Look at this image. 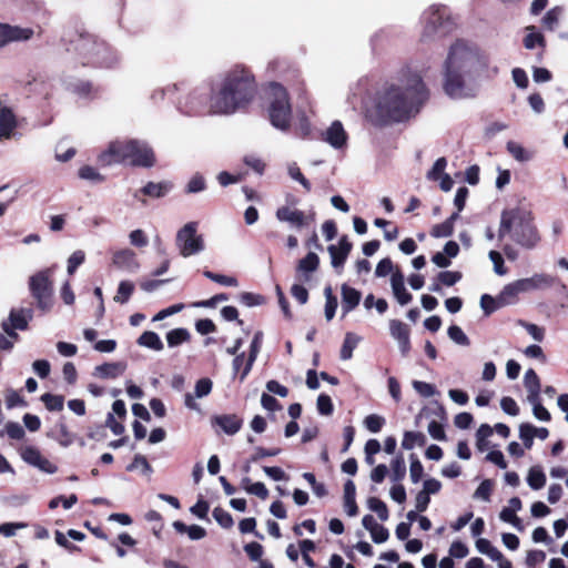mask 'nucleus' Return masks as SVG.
<instances>
[{"label": "nucleus", "mask_w": 568, "mask_h": 568, "mask_svg": "<svg viewBox=\"0 0 568 568\" xmlns=\"http://www.w3.org/2000/svg\"><path fill=\"white\" fill-rule=\"evenodd\" d=\"M427 98L419 73L406 67L399 71L397 83L376 93L373 103L366 108V116L374 125L400 122L417 112Z\"/></svg>", "instance_id": "obj_1"}, {"label": "nucleus", "mask_w": 568, "mask_h": 568, "mask_svg": "<svg viewBox=\"0 0 568 568\" xmlns=\"http://www.w3.org/2000/svg\"><path fill=\"white\" fill-rule=\"evenodd\" d=\"M489 55L477 44L455 41L443 64V90L454 100L471 99L479 90V79L489 68Z\"/></svg>", "instance_id": "obj_2"}, {"label": "nucleus", "mask_w": 568, "mask_h": 568, "mask_svg": "<svg viewBox=\"0 0 568 568\" xmlns=\"http://www.w3.org/2000/svg\"><path fill=\"white\" fill-rule=\"evenodd\" d=\"M256 92L254 75L244 65H234L211 88L210 111L232 114L248 104Z\"/></svg>", "instance_id": "obj_3"}, {"label": "nucleus", "mask_w": 568, "mask_h": 568, "mask_svg": "<svg viewBox=\"0 0 568 568\" xmlns=\"http://www.w3.org/2000/svg\"><path fill=\"white\" fill-rule=\"evenodd\" d=\"M505 236H509L524 248L531 250L536 247L540 236L530 209L516 206L501 212L498 239L503 240Z\"/></svg>", "instance_id": "obj_4"}, {"label": "nucleus", "mask_w": 568, "mask_h": 568, "mask_svg": "<svg viewBox=\"0 0 568 568\" xmlns=\"http://www.w3.org/2000/svg\"><path fill=\"white\" fill-rule=\"evenodd\" d=\"M82 65L112 68L119 62L118 52L103 40L90 33H81L74 41Z\"/></svg>", "instance_id": "obj_5"}, {"label": "nucleus", "mask_w": 568, "mask_h": 568, "mask_svg": "<svg viewBox=\"0 0 568 568\" xmlns=\"http://www.w3.org/2000/svg\"><path fill=\"white\" fill-rule=\"evenodd\" d=\"M423 29L420 41L428 42L444 38L452 33L456 27V20L450 10L443 4H432L420 17Z\"/></svg>", "instance_id": "obj_6"}, {"label": "nucleus", "mask_w": 568, "mask_h": 568, "mask_svg": "<svg viewBox=\"0 0 568 568\" xmlns=\"http://www.w3.org/2000/svg\"><path fill=\"white\" fill-rule=\"evenodd\" d=\"M266 94L271 124L282 132H287L291 128L292 105L286 89L277 82H272L267 87Z\"/></svg>", "instance_id": "obj_7"}, {"label": "nucleus", "mask_w": 568, "mask_h": 568, "mask_svg": "<svg viewBox=\"0 0 568 568\" xmlns=\"http://www.w3.org/2000/svg\"><path fill=\"white\" fill-rule=\"evenodd\" d=\"M181 84V91L183 94L176 100L178 110L185 115H200L210 111V98L211 89L205 87H199L190 90H185L184 84Z\"/></svg>", "instance_id": "obj_8"}, {"label": "nucleus", "mask_w": 568, "mask_h": 568, "mask_svg": "<svg viewBox=\"0 0 568 568\" xmlns=\"http://www.w3.org/2000/svg\"><path fill=\"white\" fill-rule=\"evenodd\" d=\"M52 274L53 267H49L32 275L29 280L31 295L36 300L37 306L43 312L50 311L53 305Z\"/></svg>", "instance_id": "obj_9"}, {"label": "nucleus", "mask_w": 568, "mask_h": 568, "mask_svg": "<svg viewBox=\"0 0 568 568\" xmlns=\"http://www.w3.org/2000/svg\"><path fill=\"white\" fill-rule=\"evenodd\" d=\"M197 227L199 223L192 221L176 232L175 245L182 257L197 255L205 250L203 235L197 233Z\"/></svg>", "instance_id": "obj_10"}, {"label": "nucleus", "mask_w": 568, "mask_h": 568, "mask_svg": "<svg viewBox=\"0 0 568 568\" xmlns=\"http://www.w3.org/2000/svg\"><path fill=\"white\" fill-rule=\"evenodd\" d=\"M138 148V140H115L110 142L106 150L98 155V162L103 166L130 161L133 151Z\"/></svg>", "instance_id": "obj_11"}, {"label": "nucleus", "mask_w": 568, "mask_h": 568, "mask_svg": "<svg viewBox=\"0 0 568 568\" xmlns=\"http://www.w3.org/2000/svg\"><path fill=\"white\" fill-rule=\"evenodd\" d=\"M275 216L280 222H285L291 225V227L301 230L315 220V213L311 212L310 214H305L303 211L297 209H292L290 206H281L276 210Z\"/></svg>", "instance_id": "obj_12"}, {"label": "nucleus", "mask_w": 568, "mask_h": 568, "mask_svg": "<svg viewBox=\"0 0 568 568\" xmlns=\"http://www.w3.org/2000/svg\"><path fill=\"white\" fill-rule=\"evenodd\" d=\"M21 458L23 459V462H26L32 467L38 468L42 473L54 474L58 470V467L47 457H44L41 454V452L34 446H26L24 448H22Z\"/></svg>", "instance_id": "obj_13"}, {"label": "nucleus", "mask_w": 568, "mask_h": 568, "mask_svg": "<svg viewBox=\"0 0 568 568\" xmlns=\"http://www.w3.org/2000/svg\"><path fill=\"white\" fill-rule=\"evenodd\" d=\"M18 128V119L13 110L0 98V140L14 138Z\"/></svg>", "instance_id": "obj_14"}, {"label": "nucleus", "mask_w": 568, "mask_h": 568, "mask_svg": "<svg viewBox=\"0 0 568 568\" xmlns=\"http://www.w3.org/2000/svg\"><path fill=\"white\" fill-rule=\"evenodd\" d=\"M322 140L335 150H343L347 145L348 134L342 122L336 120L322 133Z\"/></svg>", "instance_id": "obj_15"}, {"label": "nucleus", "mask_w": 568, "mask_h": 568, "mask_svg": "<svg viewBox=\"0 0 568 568\" xmlns=\"http://www.w3.org/2000/svg\"><path fill=\"white\" fill-rule=\"evenodd\" d=\"M112 264L128 273H136L140 268V263L136 253L131 248H122L115 251L112 255Z\"/></svg>", "instance_id": "obj_16"}, {"label": "nucleus", "mask_w": 568, "mask_h": 568, "mask_svg": "<svg viewBox=\"0 0 568 568\" xmlns=\"http://www.w3.org/2000/svg\"><path fill=\"white\" fill-rule=\"evenodd\" d=\"M320 258L316 253L310 252L305 257L300 260L296 266V278L301 283H308L312 274L318 268Z\"/></svg>", "instance_id": "obj_17"}, {"label": "nucleus", "mask_w": 568, "mask_h": 568, "mask_svg": "<svg viewBox=\"0 0 568 568\" xmlns=\"http://www.w3.org/2000/svg\"><path fill=\"white\" fill-rule=\"evenodd\" d=\"M352 243L345 235L341 237L338 245H329L327 247V251L331 256V263L334 268L337 270L343 267L348 254L352 251Z\"/></svg>", "instance_id": "obj_18"}, {"label": "nucleus", "mask_w": 568, "mask_h": 568, "mask_svg": "<svg viewBox=\"0 0 568 568\" xmlns=\"http://www.w3.org/2000/svg\"><path fill=\"white\" fill-rule=\"evenodd\" d=\"M212 425L219 426L225 434L235 435L243 425V419L235 414L216 415L212 418Z\"/></svg>", "instance_id": "obj_19"}, {"label": "nucleus", "mask_w": 568, "mask_h": 568, "mask_svg": "<svg viewBox=\"0 0 568 568\" xmlns=\"http://www.w3.org/2000/svg\"><path fill=\"white\" fill-rule=\"evenodd\" d=\"M130 158V163L134 166L151 168L154 165L155 159L153 151L145 142L138 141V148Z\"/></svg>", "instance_id": "obj_20"}, {"label": "nucleus", "mask_w": 568, "mask_h": 568, "mask_svg": "<svg viewBox=\"0 0 568 568\" xmlns=\"http://www.w3.org/2000/svg\"><path fill=\"white\" fill-rule=\"evenodd\" d=\"M392 291L394 297L400 305H407L412 302L413 296L405 287L404 275L397 271L393 273L390 278Z\"/></svg>", "instance_id": "obj_21"}, {"label": "nucleus", "mask_w": 568, "mask_h": 568, "mask_svg": "<svg viewBox=\"0 0 568 568\" xmlns=\"http://www.w3.org/2000/svg\"><path fill=\"white\" fill-rule=\"evenodd\" d=\"M170 190L171 184L168 182H149L140 191L134 193V197L144 203V200L139 196V193L149 197L159 199L165 196Z\"/></svg>", "instance_id": "obj_22"}, {"label": "nucleus", "mask_w": 568, "mask_h": 568, "mask_svg": "<svg viewBox=\"0 0 568 568\" xmlns=\"http://www.w3.org/2000/svg\"><path fill=\"white\" fill-rule=\"evenodd\" d=\"M361 292L346 284L342 285V311L343 315L352 312L361 302Z\"/></svg>", "instance_id": "obj_23"}, {"label": "nucleus", "mask_w": 568, "mask_h": 568, "mask_svg": "<svg viewBox=\"0 0 568 568\" xmlns=\"http://www.w3.org/2000/svg\"><path fill=\"white\" fill-rule=\"evenodd\" d=\"M65 88L81 98H93L98 90L90 81L85 80H64Z\"/></svg>", "instance_id": "obj_24"}, {"label": "nucleus", "mask_w": 568, "mask_h": 568, "mask_svg": "<svg viewBox=\"0 0 568 568\" xmlns=\"http://www.w3.org/2000/svg\"><path fill=\"white\" fill-rule=\"evenodd\" d=\"M126 364L122 362L104 363L94 368L93 375L99 378H115L124 373Z\"/></svg>", "instance_id": "obj_25"}, {"label": "nucleus", "mask_w": 568, "mask_h": 568, "mask_svg": "<svg viewBox=\"0 0 568 568\" xmlns=\"http://www.w3.org/2000/svg\"><path fill=\"white\" fill-rule=\"evenodd\" d=\"M356 487L353 480H347L344 485V508L348 516L354 517L358 513L356 505Z\"/></svg>", "instance_id": "obj_26"}, {"label": "nucleus", "mask_w": 568, "mask_h": 568, "mask_svg": "<svg viewBox=\"0 0 568 568\" xmlns=\"http://www.w3.org/2000/svg\"><path fill=\"white\" fill-rule=\"evenodd\" d=\"M32 318V311L29 308H22L19 311H11L10 313V328L13 329H26L29 321Z\"/></svg>", "instance_id": "obj_27"}, {"label": "nucleus", "mask_w": 568, "mask_h": 568, "mask_svg": "<svg viewBox=\"0 0 568 568\" xmlns=\"http://www.w3.org/2000/svg\"><path fill=\"white\" fill-rule=\"evenodd\" d=\"M77 435L70 432L63 422H59L55 425L53 438L62 446L69 447L75 440Z\"/></svg>", "instance_id": "obj_28"}, {"label": "nucleus", "mask_w": 568, "mask_h": 568, "mask_svg": "<svg viewBox=\"0 0 568 568\" xmlns=\"http://www.w3.org/2000/svg\"><path fill=\"white\" fill-rule=\"evenodd\" d=\"M140 346L160 352L164 348V344L160 336L152 331L144 332L136 341Z\"/></svg>", "instance_id": "obj_29"}, {"label": "nucleus", "mask_w": 568, "mask_h": 568, "mask_svg": "<svg viewBox=\"0 0 568 568\" xmlns=\"http://www.w3.org/2000/svg\"><path fill=\"white\" fill-rule=\"evenodd\" d=\"M262 338H263V333L262 332H256L254 334V337H253L252 343H251V349H250L248 359H247L245 368H244V371H243V373L241 375V381H243L246 377V375L250 373V371H251V368L253 366V363L255 362V359L257 357V354L260 352Z\"/></svg>", "instance_id": "obj_30"}, {"label": "nucleus", "mask_w": 568, "mask_h": 568, "mask_svg": "<svg viewBox=\"0 0 568 568\" xmlns=\"http://www.w3.org/2000/svg\"><path fill=\"white\" fill-rule=\"evenodd\" d=\"M361 337L355 333L347 332L341 348V359L348 361L353 356V351L357 347L361 342Z\"/></svg>", "instance_id": "obj_31"}, {"label": "nucleus", "mask_w": 568, "mask_h": 568, "mask_svg": "<svg viewBox=\"0 0 568 568\" xmlns=\"http://www.w3.org/2000/svg\"><path fill=\"white\" fill-rule=\"evenodd\" d=\"M476 548L479 552L488 556L494 561H501L503 554L491 545L488 539L479 538L476 540Z\"/></svg>", "instance_id": "obj_32"}, {"label": "nucleus", "mask_w": 568, "mask_h": 568, "mask_svg": "<svg viewBox=\"0 0 568 568\" xmlns=\"http://www.w3.org/2000/svg\"><path fill=\"white\" fill-rule=\"evenodd\" d=\"M180 91H181V84H179V83L168 84L166 87L158 88V89L153 90L150 98L154 103H159V102L163 101L166 95L170 98H173L174 95L180 93Z\"/></svg>", "instance_id": "obj_33"}, {"label": "nucleus", "mask_w": 568, "mask_h": 568, "mask_svg": "<svg viewBox=\"0 0 568 568\" xmlns=\"http://www.w3.org/2000/svg\"><path fill=\"white\" fill-rule=\"evenodd\" d=\"M426 436L420 432H405L402 440V447L406 450L413 449L415 446H424Z\"/></svg>", "instance_id": "obj_34"}, {"label": "nucleus", "mask_w": 568, "mask_h": 568, "mask_svg": "<svg viewBox=\"0 0 568 568\" xmlns=\"http://www.w3.org/2000/svg\"><path fill=\"white\" fill-rule=\"evenodd\" d=\"M190 339V333L186 328H174L166 334V342L170 347H176Z\"/></svg>", "instance_id": "obj_35"}, {"label": "nucleus", "mask_w": 568, "mask_h": 568, "mask_svg": "<svg viewBox=\"0 0 568 568\" xmlns=\"http://www.w3.org/2000/svg\"><path fill=\"white\" fill-rule=\"evenodd\" d=\"M527 483L534 490L541 489L546 484V475L539 467H531L527 476Z\"/></svg>", "instance_id": "obj_36"}, {"label": "nucleus", "mask_w": 568, "mask_h": 568, "mask_svg": "<svg viewBox=\"0 0 568 568\" xmlns=\"http://www.w3.org/2000/svg\"><path fill=\"white\" fill-rule=\"evenodd\" d=\"M41 400L48 410L60 412L63 409L64 397L62 395L45 393L41 396Z\"/></svg>", "instance_id": "obj_37"}, {"label": "nucleus", "mask_w": 568, "mask_h": 568, "mask_svg": "<svg viewBox=\"0 0 568 568\" xmlns=\"http://www.w3.org/2000/svg\"><path fill=\"white\" fill-rule=\"evenodd\" d=\"M392 474L390 478L393 481H400L406 475V464L402 455L396 456L390 463Z\"/></svg>", "instance_id": "obj_38"}, {"label": "nucleus", "mask_w": 568, "mask_h": 568, "mask_svg": "<svg viewBox=\"0 0 568 568\" xmlns=\"http://www.w3.org/2000/svg\"><path fill=\"white\" fill-rule=\"evenodd\" d=\"M134 291V284L130 281H122L118 286L114 301L120 304H125Z\"/></svg>", "instance_id": "obj_39"}, {"label": "nucleus", "mask_w": 568, "mask_h": 568, "mask_svg": "<svg viewBox=\"0 0 568 568\" xmlns=\"http://www.w3.org/2000/svg\"><path fill=\"white\" fill-rule=\"evenodd\" d=\"M367 507L369 508V510L374 511L377 514L378 518L382 520V521H385L388 519V509H387V506L386 504L381 500L379 498L377 497H369L367 499Z\"/></svg>", "instance_id": "obj_40"}, {"label": "nucleus", "mask_w": 568, "mask_h": 568, "mask_svg": "<svg viewBox=\"0 0 568 568\" xmlns=\"http://www.w3.org/2000/svg\"><path fill=\"white\" fill-rule=\"evenodd\" d=\"M33 36V30L30 28H21L18 26L9 24V39L10 42L13 41H26L29 40Z\"/></svg>", "instance_id": "obj_41"}, {"label": "nucleus", "mask_w": 568, "mask_h": 568, "mask_svg": "<svg viewBox=\"0 0 568 568\" xmlns=\"http://www.w3.org/2000/svg\"><path fill=\"white\" fill-rule=\"evenodd\" d=\"M389 332H390L392 337L396 341H399V339H403L404 337L409 336L408 326L398 320H392L389 322Z\"/></svg>", "instance_id": "obj_42"}, {"label": "nucleus", "mask_w": 568, "mask_h": 568, "mask_svg": "<svg viewBox=\"0 0 568 568\" xmlns=\"http://www.w3.org/2000/svg\"><path fill=\"white\" fill-rule=\"evenodd\" d=\"M504 305L505 304H501V301H499V296L495 298L488 294H484L480 297V307L483 308L486 315H490L491 313H494L496 310Z\"/></svg>", "instance_id": "obj_43"}, {"label": "nucleus", "mask_w": 568, "mask_h": 568, "mask_svg": "<svg viewBox=\"0 0 568 568\" xmlns=\"http://www.w3.org/2000/svg\"><path fill=\"white\" fill-rule=\"evenodd\" d=\"M129 471H133L136 469H140L142 474L150 475L153 469L151 465L149 464L148 459L140 454H136L132 460V463L126 467Z\"/></svg>", "instance_id": "obj_44"}, {"label": "nucleus", "mask_w": 568, "mask_h": 568, "mask_svg": "<svg viewBox=\"0 0 568 568\" xmlns=\"http://www.w3.org/2000/svg\"><path fill=\"white\" fill-rule=\"evenodd\" d=\"M287 173L291 179L301 183V185L305 189V191H307V192L311 191L312 186H311L310 181L303 175V173L301 172L300 168L297 166V164L295 162H292L288 164Z\"/></svg>", "instance_id": "obj_45"}, {"label": "nucleus", "mask_w": 568, "mask_h": 568, "mask_svg": "<svg viewBox=\"0 0 568 568\" xmlns=\"http://www.w3.org/2000/svg\"><path fill=\"white\" fill-rule=\"evenodd\" d=\"M203 275L213 281V282H216L221 285H224V286H232V287H235L239 285V282L235 277L233 276H227V275H222V274H216V273H213L211 271H207L205 270L203 272Z\"/></svg>", "instance_id": "obj_46"}, {"label": "nucleus", "mask_w": 568, "mask_h": 568, "mask_svg": "<svg viewBox=\"0 0 568 568\" xmlns=\"http://www.w3.org/2000/svg\"><path fill=\"white\" fill-rule=\"evenodd\" d=\"M2 328L8 336L0 334V349L9 351L13 347V341L18 338V334L6 322L2 324Z\"/></svg>", "instance_id": "obj_47"}, {"label": "nucleus", "mask_w": 568, "mask_h": 568, "mask_svg": "<svg viewBox=\"0 0 568 568\" xmlns=\"http://www.w3.org/2000/svg\"><path fill=\"white\" fill-rule=\"evenodd\" d=\"M386 420L383 416L371 414L365 417L364 425L371 433H379L385 425Z\"/></svg>", "instance_id": "obj_48"}, {"label": "nucleus", "mask_w": 568, "mask_h": 568, "mask_svg": "<svg viewBox=\"0 0 568 568\" xmlns=\"http://www.w3.org/2000/svg\"><path fill=\"white\" fill-rule=\"evenodd\" d=\"M212 515L213 518L217 521V524L223 528H231L234 524L231 514L221 507L214 508Z\"/></svg>", "instance_id": "obj_49"}, {"label": "nucleus", "mask_w": 568, "mask_h": 568, "mask_svg": "<svg viewBox=\"0 0 568 568\" xmlns=\"http://www.w3.org/2000/svg\"><path fill=\"white\" fill-rule=\"evenodd\" d=\"M79 178L94 183H100L104 181L103 175H101L97 169L90 165H84L80 168Z\"/></svg>", "instance_id": "obj_50"}, {"label": "nucleus", "mask_w": 568, "mask_h": 568, "mask_svg": "<svg viewBox=\"0 0 568 568\" xmlns=\"http://www.w3.org/2000/svg\"><path fill=\"white\" fill-rule=\"evenodd\" d=\"M4 433L11 439H21L24 436L23 427L19 423H16V422H8L6 424V429L0 430V437H3Z\"/></svg>", "instance_id": "obj_51"}, {"label": "nucleus", "mask_w": 568, "mask_h": 568, "mask_svg": "<svg viewBox=\"0 0 568 568\" xmlns=\"http://www.w3.org/2000/svg\"><path fill=\"white\" fill-rule=\"evenodd\" d=\"M447 334H448L449 338L458 345L468 346L470 343L467 335L457 325L449 326Z\"/></svg>", "instance_id": "obj_52"}, {"label": "nucleus", "mask_w": 568, "mask_h": 568, "mask_svg": "<svg viewBox=\"0 0 568 568\" xmlns=\"http://www.w3.org/2000/svg\"><path fill=\"white\" fill-rule=\"evenodd\" d=\"M423 474H424V467H423L422 463L414 454H412L410 455V467H409L410 480L414 484H417L422 479Z\"/></svg>", "instance_id": "obj_53"}, {"label": "nucleus", "mask_w": 568, "mask_h": 568, "mask_svg": "<svg viewBox=\"0 0 568 568\" xmlns=\"http://www.w3.org/2000/svg\"><path fill=\"white\" fill-rule=\"evenodd\" d=\"M529 280L534 290L549 287L555 282V277L544 273L535 274L531 277H529Z\"/></svg>", "instance_id": "obj_54"}, {"label": "nucleus", "mask_w": 568, "mask_h": 568, "mask_svg": "<svg viewBox=\"0 0 568 568\" xmlns=\"http://www.w3.org/2000/svg\"><path fill=\"white\" fill-rule=\"evenodd\" d=\"M531 430H532V425L529 423H523L519 426V437L523 440L525 448H527V449H530L534 444L535 435Z\"/></svg>", "instance_id": "obj_55"}, {"label": "nucleus", "mask_w": 568, "mask_h": 568, "mask_svg": "<svg viewBox=\"0 0 568 568\" xmlns=\"http://www.w3.org/2000/svg\"><path fill=\"white\" fill-rule=\"evenodd\" d=\"M205 187H206L205 179L203 178L202 174L196 173L190 179L185 191H186V193H199V192L204 191Z\"/></svg>", "instance_id": "obj_56"}, {"label": "nucleus", "mask_w": 568, "mask_h": 568, "mask_svg": "<svg viewBox=\"0 0 568 568\" xmlns=\"http://www.w3.org/2000/svg\"><path fill=\"white\" fill-rule=\"evenodd\" d=\"M447 162L445 158H439L435 161L433 168L427 173V179L432 181H437L442 179L444 171L446 169Z\"/></svg>", "instance_id": "obj_57"}, {"label": "nucleus", "mask_w": 568, "mask_h": 568, "mask_svg": "<svg viewBox=\"0 0 568 568\" xmlns=\"http://www.w3.org/2000/svg\"><path fill=\"white\" fill-rule=\"evenodd\" d=\"M454 232V226L450 221H444L440 224L433 226L430 231V235L433 237H447L450 236Z\"/></svg>", "instance_id": "obj_58"}, {"label": "nucleus", "mask_w": 568, "mask_h": 568, "mask_svg": "<svg viewBox=\"0 0 568 568\" xmlns=\"http://www.w3.org/2000/svg\"><path fill=\"white\" fill-rule=\"evenodd\" d=\"M493 490V483L489 479H485L480 483L477 489L474 493L475 499H481L484 501H488L490 498V494Z\"/></svg>", "instance_id": "obj_59"}, {"label": "nucleus", "mask_w": 568, "mask_h": 568, "mask_svg": "<svg viewBox=\"0 0 568 568\" xmlns=\"http://www.w3.org/2000/svg\"><path fill=\"white\" fill-rule=\"evenodd\" d=\"M518 324L523 326L527 333L537 342H541L545 337V329L536 324L527 323L525 321H518Z\"/></svg>", "instance_id": "obj_60"}, {"label": "nucleus", "mask_w": 568, "mask_h": 568, "mask_svg": "<svg viewBox=\"0 0 568 568\" xmlns=\"http://www.w3.org/2000/svg\"><path fill=\"white\" fill-rule=\"evenodd\" d=\"M462 278L459 272L443 271L438 274L437 280L445 286H453Z\"/></svg>", "instance_id": "obj_61"}, {"label": "nucleus", "mask_w": 568, "mask_h": 568, "mask_svg": "<svg viewBox=\"0 0 568 568\" xmlns=\"http://www.w3.org/2000/svg\"><path fill=\"white\" fill-rule=\"evenodd\" d=\"M244 163L251 168L257 174H263L265 170V163L261 158L255 154H247L244 156Z\"/></svg>", "instance_id": "obj_62"}, {"label": "nucleus", "mask_w": 568, "mask_h": 568, "mask_svg": "<svg viewBox=\"0 0 568 568\" xmlns=\"http://www.w3.org/2000/svg\"><path fill=\"white\" fill-rule=\"evenodd\" d=\"M85 254L83 251L78 250L71 254L68 260L67 271L70 275H72L75 270L84 262Z\"/></svg>", "instance_id": "obj_63"}, {"label": "nucleus", "mask_w": 568, "mask_h": 568, "mask_svg": "<svg viewBox=\"0 0 568 568\" xmlns=\"http://www.w3.org/2000/svg\"><path fill=\"white\" fill-rule=\"evenodd\" d=\"M524 386L527 390L540 389V379L532 368L526 371L524 376Z\"/></svg>", "instance_id": "obj_64"}]
</instances>
